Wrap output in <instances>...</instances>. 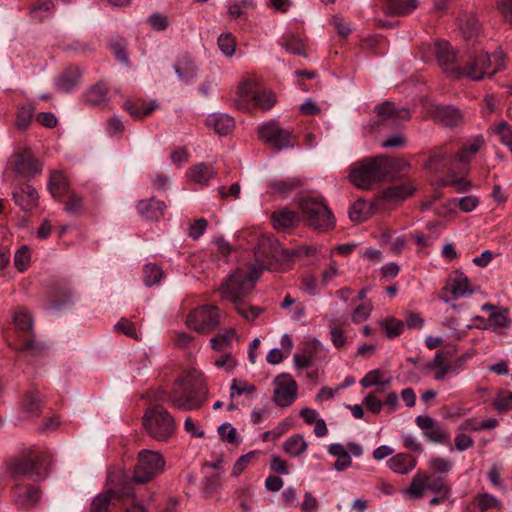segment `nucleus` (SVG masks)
<instances>
[{
    "mask_svg": "<svg viewBox=\"0 0 512 512\" xmlns=\"http://www.w3.org/2000/svg\"><path fill=\"white\" fill-rule=\"evenodd\" d=\"M207 392L204 374L196 368H191L174 382L167 393V398L176 409L197 410L206 402Z\"/></svg>",
    "mask_w": 512,
    "mask_h": 512,
    "instance_id": "nucleus-1",
    "label": "nucleus"
},
{
    "mask_svg": "<svg viewBox=\"0 0 512 512\" xmlns=\"http://www.w3.org/2000/svg\"><path fill=\"white\" fill-rule=\"evenodd\" d=\"M390 158L379 155L355 162L349 173L350 181L360 189H371L390 176Z\"/></svg>",
    "mask_w": 512,
    "mask_h": 512,
    "instance_id": "nucleus-2",
    "label": "nucleus"
},
{
    "mask_svg": "<svg viewBox=\"0 0 512 512\" xmlns=\"http://www.w3.org/2000/svg\"><path fill=\"white\" fill-rule=\"evenodd\" d=\"M265 267L264 263H261L260 268L249 266L236 269L222 282L219 288L221 297L233 304L242 301L254 288L255 282Z\"/></svg>",
    "mask_w": 512,
    "mask_h": 512,
    "instance_id": "nucleus-3",
    "label": "nucleus"
},
{
    "mask_svg": "<svg viewBox=\"0 0 512 512\" xmlns=\"http://www.w3.org/2000/svg\"><path fill=\"white\" fill-rule=\"evenodd\" d=\"M49 454L46 451L34 450L29 454L13 461L8 471L15 480L21 477H31L36 481L44 479L47 474V464L49 462Z\"/></svg>",
    "mask_w": 512,
    "mask_h": 512,
    "instance_id": "nucleus-4",
    "label": "nucleus"
},
{
    "mask_svg": "<svg viewBox=\"0 0 512 512\" xmlns=\"http://www.w3.org/2000/svg\"><path fill=\"white\" fill-rule=\"evenodd\" d=\"M123 503L122 508L126 512H145L143 505L136 502L130 485H123L121 488H110L107 491L94 497L90 510L91 512H107L110 505Z\"/></svg>",
    "mask_w": 512,
    "mask_h": 512,
    "instance_id": "nucleus-5",
    "label": "nucleus"
},
{
    "mask_svg": "<svg viewBox=\"0 0 512 512\" xmlns=\"http://www.w3.org/2000/svg\"><path fill=\"white\" fill-rule=\"evenodd\" d=\"M505 54L499 50L492 55L480 53L470 56L467 65L463 68L461 77L479 81L486 76H492L504 68Z\"/></svg>",
    "mask_w": 512,
    "mask_h": 512,
    "instance_id": "nucleus-6",
    "label": "nucleus"
},
{
    "mask_svg": "<svg viewBox=\"0 0 512 512\" xmlns=\"http://www.w3.org/2000/svg\"><path fill=\"white\" fill-rule=\"evenodd\" d=\"M147 433L157 441L168 440L175 431L173 416L162 405L148 408L143 416Z\"/></svg>",
    "mask_w": 512,
    "mask_h": 512,
    "instance_id": "nucleus-7",
    "label": "nucleus"
},
{
    "mask_svg": "<svg viewBox=\"0 0 512 512\" xmlns=\"http://www.w3.org/2000/svg\"><path fill=\"white\" fill-rule=\"evenodd\" d=\"M300 208L306 224L314 229L327 230L335 225V218L327 205L316 198H304Z\"/></svg>",
    "mask_w": 512,
    "mask_h": 512,
    "instance_id": "nucleus-8",
    "label": "nucleus"
},
{
    "mask_svg": "<svg viewBox=\"0 0 512 512\" xmlns=\"http://www.w3.org/2000/svg\"><path fill=\"white\" fill-rule=\"evenodd\" d=\"M164 467L165 460L159 452L147 449L141 450L138 453L132 480L138 484L146 483L162 473Z\"/></svg>",
    "mask_w": 512,
    "mask_h": 512,
    "instance_id": "nucleus-9",
    "label": "nucleus"
},
{
    "mask_svg": "<svg viewBox=\"0 0 512 512\" xmlns=\"http://www.w3.org/2000/svg\"><path fill=\"white\" fill-rule=\"evenodd\" d=\"M219 309L213 305H202L192 310L186 319L189 328L200 333H209L219 324Z\"/></svg>",
    "mask_w": 512,
    "mask_h": 512,
    "instance_id": "nucleus-10",
    "label": "nucleus"
},
{
    "mask_svg": "<svg viewBox=\"0 0 512 512\" xmlns=\"http://www.w3.org/2000/svg\"><path fill=\"white\" fill-rule=\"evenodd\" d=\"M258 131L260 139L278 151L294 146L291 131L282 128L277 121L262 124Z\"/></svg>",
    "mask_w": 512,
    "mask_h": 512,
    "instance_id": "nucleus-11",
    "label": "nucleus"
},
{
    "mask_svg": "<svg viewBox=\"0 0 512 512\" xmlns=\"http://www.w3.org/2000/svg\"><path fill=\"white\" fill-rule=\"evenodd\" d=\"M474 289L469 278L462 272H453L442 289L441 300L450 302L459 298L471 296Z\"/></svg>",
    "mask_w": 512,
    "mask_h": 512,
    "instance_id": "nucleus-12",
    "label": "nucleus"
},
{
    "mask_svg": "<svg viewBox=\"0 0 512 512\" xmlns=\"http://www.w3.org/2000/svg\"><path fill=\"white\" fill-rule=\"evenodd\" d=\"M378 119L371 122V127L379 129L382 125L396 127L400 121L410 118V111L406 108H398L392 102H384L375 107Z\"/></svg>",
    "mask_w": 512,
    "mask_h": 512,
    "instance_id": "nucleus-13",
    "label": "nucleus"
},
{
    "mask_svg": "<svg viewBox=\"0 0 512 512\" xmlns=\"http://www.w3.org/2000/svg\"><path fill=\"white\" fill-rule=\"evenodd\" d=\"M297 399V383L288 374H282L274 380L273 401L276 405L286 408Z\"/></svg>",
    "mask_w": 512,
    "mask_h": 512,
    "instance_id": "nucleus-14",
    "label": "nucleus"
},
{
    "mask_svg": "<svg viewBox=\"0 0 512 512\" xmlns=\"http://www.w3.org/2000/svg\"><path fill=\"white\" fill-rule=\"evenodd\" d=\"M254 252L257 261H260V258L275 259L276 261L287 259V250L283 249L280 242L271 234L260 236Z\"/></svg>",
    "mask_w": 512,
    "mask_h": 512,
    "instance_id": "nucleus-15",
    "label": "nucleus"
},
{
    "mask_svg": "<svg viewBox=\"0 0 512 512\" xmlns=\"http://www.w3.org/2000/svg\"><path fill=\"white\" fill-rule=\"evenodd\" d=\"M436 58L442 70L455 78H460L462 67L456 62V53L446 41L436 43Z\"/></svg>",
    "mask_w": 512,
    "mask_h": 512,
    "instance_id": "nucleus-16",
    "label": "nucleus"
},
{
    "mask_svg": "<svg viewBox=\"0 0 512 512\" xmlns=\"http://www.w3.org/2000/svg\"><path fill=\"white\" fill-rule=\"evenodd\" d=\"M464 363V357L456 359L454 362H449L446 358V354L442 351H438L432 360L427 365V369L434 371V379L436 381H442L446 379L448 374L457 375L462 369Z\"/></svg>",
    "mask_w": 512,
    "mask_h": 512,
    "instance_id": "nucleus-17",
    "label": "nucleus"
},
{
    "mask_svg": "<svg viewBox=\"0 0 512 512\" xmlns=\"http://www.w3.org/2000/svg\"><path fill=\"white\" fill-rule=\"evenodd\" d=\"M40 499V490L32 484L18 482L13 487V502L20 510H28L35 506Z\"/></svg>",
    "mask_w": 512,
    "mask_h": 512,
    "instance_id": "nucleus-18",
    "label": "nucleus"
},
{
    "mask_svg": "<svg viewBox=\"0 0 512 512\" xmlns=\"http://www.w3.org/2000/svg\"><path fill=\"white\" fill-rule=\"evenodd\" d=\"M12 199L23 211H32L38 206L37 190L28 183L17 185L12 190Z\"/></svg>",
    "mask_w": 512,
    "mask_h": 512,
    "instance_id": "nucleus-19",
    "label": "nucleus"
},
{
    "mask_svg": "<svg viewBox=\"0 0 512 512\" xmlns=\"http://www.w3.org/2000/svg\"><path fill=\"white\" fill-rule=\"evenodd\" d=\"M42 170L39 164L28 150L14 154V171L26 178L31 179Z\"/></svg>",
    "mask_w": 512,
    "mask_h": 512,
    "instance_id": "nucleus-20",
    "label": "nucleus"
},
{
    "mask_svg": "<svg viewBox=\"0 0 512 512\" xmlns=\"http://www.w3.org/2000/svg\"><path fill=\"white\" fill-rule=\"evenodd\" d=\"M415 421L430 442L442 443L449 438L448 432L430 416L419 415Z\"/></svg>",
    "mask_w": 512,
    "mask_h": 512,
    "instance_id": "nucleus-21",
    "label": "nucleus"
},
{
    "mask_svg": "<svg viewBox=\"0 0 512 512\" xmlns=\"http://www.w3.org/2000/svg\"><path fill=\"white\" fill-rule=\"evenodd\" d=\"M206 125L213 129L217 134L225 136L229 134L235 127L233 117L226 113H211L206 118Z\"/></svg>",
    "mask_w": 512,
    "mask_h": 512,
    "instance_id": "nucleus-22",
    "label": "nucleus"
},
{
    "mask_svg": "<svg viewBox=\"0 0 512 512\" xmlns=\"http://www.w3.org/2000/svg\"><path fill=\"white\" fill-rule=\"evenodd\" d=\"M485 146V139L483 135H475L468 139L456 154L455 158L460 163L468 165L473 156H475L481 148Z\"/></svg>",
    "mask_w": 512,
    "mask_h": 512,
    "instance_id": "nucleus-23",
    "label": "nucleus"
},
{
    "mask_svg": "<svg viewBox=\"0 0 512 512\" xmlns=\"http://www.w3.org/2000/svg\"><path fill=\"white\" fill-rule=\"evenodd\" d=\"M417 459L408 453H397L387 461L388 468L394 473L406 475L415 469Z\"/></svg>",
    "mask_w": 512,
    "mask_h": 512,
    "instance_id": "nucleus-24",
    "label": "nucleus"
},
{
    "mask_svg": "<svg viewBox=\"0 0 512 512\" xmlns=\"http://www.w3.org/2000/svg\"><path fill=\"white\" fill-rule=\"evenodd\" d=\"M173 68L179 80L187 84L192 83L198 74V67L189 56H183L174 64Z\"/></svg>",
    "mask_w": 512,
    "mask_h": 512,
    "instance_id": "nucleus-25",
    "label": "nucleus"
},
{
    "mask_svg": "<svg viewBox=\"0 0 512 512\" xmlns=\"http://www.w3.org/2000/svg\"><path fill=\"white\" fill-rule=\"evenodd\" d=\"M165 209L166 204L155 198L141 200L137 205L139 214L149 220H159L163 216Z\"/></svg>",
    "mask_w": 512,
    "mask_h": 512,
    "instance_id": "nucleus-26",
    "label": "nucleus"
},
{
    "mask_svg": "<svg viewBox=\"0 0 512 512\" xmlns=\"http://www.w3.org/2000/svg\"><path fill=\"white\" fill-rule=\"evenodd\" d=\"M69 180L62 171H53L50 174L48 181V190L52 197L60 199L62 196L67 195L69 190Z\"/></svg>",
    "mask_w": 512,
    "mask_h": 512,
    "instance_id": "nucleus-27",
    "label": "nucleus"
},
{
    "mask_svg": "<svg viewBox=\"0 0 512 512\" xmlns=\"http://www.w3.org/2000/svg\"><path fill=\"white\" fill-rule=\"evenodd\" d=\"M42 399L37 392H27L21 402V414L23 418L37 417L41 413Z\"/></svg>",
    "mask_w": 512,
    "mask_h": 512,
    "instance_id": "nucleus-28",
    "label": "nucleus"
},
{
    "mask_svg": "<svg viewBox=\"0 0 512 512\" xmlns=\"http://www.w3.org/2000/svg\"><path fill=\"white\" fill-rule=\"evenodd\" d=\"M216 175L217 172L214 167L203 162L192 166L189 171L190 179L202 186L208 185L209 181L215 178Z\"/></svg>",
    "mask_w": 512,
    "mask_h": 512,
    "instance_id": "nucleus-29",
    "label": "nucleus"
},
{
    "mask_svg": "<svg viewBox=\"0 0 512 512\" xmlns=\"http://www.w3.org/2000/svg\"><path fill=\"white\" fill-rule=\"evenodd\" d=\"M81 77V72L78 68H71L64 71L56 80V89L62 93H69L77 87Z\"/></svg>",
    "mask_w": 512,
    "mask_h": 512,
    "instance_id": "nucleus-30",
    "label": "nucleus"
},
{
    "mask_svg": "<svg viewBox=\"0 0 512 512\" xmlns=\"http://www.w3.org/2000/svg\"><path fill=\"white\" fill-rule=\"evenodd\" d=\"M300 178H288L283 180L271 181L268 185L269 192L273 195L287 196L292 191L302 186Z\"/></svg>",
    "mask_w": 512,
    "mask_h": 512,
    "instance_id": "nucleus-31",
    "label": "nucleus"
},
{
    "mask_svg": "<svg viewBox=\"0 0 512 512\" xmlns=\"http://www.w3.org/2000/svg\"><path fill=\"white\" fill-rule=\"evenodd\" d=\"M282 448L290 457H299L305 453L308 444L302 434H294L283 442Z\"/></svg>",
    "mask_w": 512,
    "mask_h": 512,
    "instance_id": "nucleus-32",
    "label": "nucleus"
},
{
    "mask_svg": "<svg viewBox=\"0 0 512 512\" xmlns=\"http://www.w3.org/2000/svg\"><path fill=\"white\" fill-rule=\"evenodd\" d=\"M436 118L449 127L458 126L462 122L460 110L453 106H441L435 111Z\"/></svg>",
    "mask_w": 512,
    "mask_h": 512,
    "instance_id": "nucleus-33",
    "label": "nucleus"
},
{
    "mask_svg": "<svg viewBox=\"0 0 512 512\" xmlns=\"http://www.w3.org/2000/svg\"><path fill=\"white\" fill-rule=\"evenodd\" d=\"M430 480V476L423 472L418 471L411 480L410 485L404 490V493L420 499L424 496V491L427 489V481Z\"/></svg>",
    "mask_w": 512,
    "mask_h": 512,
    "instance_id": "nucleus-34",
    "label": "nucleus"
},
{
    "mask_svg": "<svg viewBox=\"0 0 512 512\" xmlns=\"http://www.w3.org/2000/svg\"><path fill=\"white\" fill-rule=\"evenodd\" d=\"M257 87L258 82L254 77H249L239 84L237 88L238 99L236 101L239 108L250 99L253 100V96L258 92Z\"/></svg>",
    "mask_w": 512,
    "mask_h": 512,
    "instance_id": "nucleus-35",
    "label": "nucleus"
},
{
    "mask_svg": "<svg viewBox=\"0 0 512 512\" xmlns=\"http://www.w3.org/2000/svg\"><path fill=\"white\" fill-rule=\"evenodd\" d=\"M107 94V84L103 81H99L87 90L85 93V100L92 106H98L108 100Z\"/></svg>",
    "mask_w": 512,
    "mask_h": 512,
    "instance_id": "nucleus-36",
    "label": "nucleus"
},
{
    "mask_svg": "<svg viewBox=\"0 0 512 512\" xmlns=\"http://www.w3.org/2000/svg\"><path fill=\"white\" fill-rule=\"evenodd\" d=\"M459 27L466 39H472L480 33V23L474 14H464L459 19Z\"/></svg>",
    "mask_w": 512,
    "mask_h": 512,
    "instance_id": "nucleus-37",
    "label": "nucleus"
},
{
    "mask_svg": "<svg viewBox=\"0 0 512 512\" xmlns=\"http://www.w3.org/2000/svg\"><path fill=\"white\" fill-rule=\"evenodd\" d=\"M448 165V153L442 148H435L431 151L429 159L425 163L424 167L436 173Z\"/></svg>",
    "mask_w": 512,
    "mask_h": 512,
    "instance_id": "nucleus-38",
    "label": "nucleus"
},
{
    "mask_svg": "<svg viewBox=\"0 0 512 512\" xmlns=\"http://www.w3.org/2000/svg\"><path fill=\"white\" fill-rule=\"evenodd\" d=\"M417 0H386V10L391 15H405L417 8Z\"/></svg>",
    "mask_w": 512,
    "mask_h": 512,
    "instance_id": "nucleus-39",
    "label": "nucleus"
},
{
    "mask_svg": "<svg viewBox=\"0 0 512 512\" xmlns=\"http://www.w3.org/2000/svg\"><path fill=\"white\" fill-rule=\"evenodd\" d=\"M272 223L275 229L284 230L293 227L297 222V216L293 211L284 209L274 212L271 215Z\"/></svg>",
    "mask_w": 512,
    "mask_h": 512,
    "instance_id": "nucleus-40",
    "label": "nucleus"
},
{
    "mask_svg": "<svg viewBox=\"0 0 512 512\" xmlns=\"http://www.w3.org/2000/svg\"><path fill=\"white\" fill-rule=\"evenodd\" d=\"M371 209L369 202L358 200L349 208V218L353 222H363L371 215Z\"/></svg>",
    "mask_w": 512,
    "mask_h": 512,
    "instance_id": "nucleus-41",
    "label": "nucleus"
},
{
    "mask_svg": "<svg viewBox=\"0 0 512 512\" xmlns=\"http://www.w3.org/2000/svg\"><path fill=\"white\" fill-rule=\"evenodd\" d=\"M156 101H151L149 104H136L132 101L124 103V109L135 119H141L149 115L157 107Z\"/></svg>",
    "mask_w": 512,
    "mask_h": 512,
    "instance_id": "nucleus-42",
    "label": "nucleus"
},
{
    "mask_svg": "<svg viewBox=\"0 0 512 512\" xmlns=\"http://www.w3.org/2000/svg\"><path fill=\"white\" fill-rule=\"evenodd\" d=\"M68 200L64 202V210L72 216H80L84 212V200L81 195L75 191H70L68 194Z\"/></svg>",
    "mask_w": 512,
    "mask_h": 512,
    "instance_id": "nucleus-43",
    "label": "nucleus"
},
{
    "mask_svg": "<svg viewBox=\"0 0 512 512\" xmlns=\"http://www.w3.org/2000/svg\"><path fill=\"white\" fill-rule=\"evenodd\" d=\"M13 321L16 327L23 333H31L33 319L30 313L23 307L18 308L13 314Z\"/></svg>",
    "mask_w": 512,
    "mask_h": 512,
    "instance_id": "nucleus-44",
    "label": "nucleus"
},
{
    "mask_svg": "<svg viewBox=\"0 0 512 512\" xmlns=\"http://www.w3.org/2000/svg\"><path fill=\"white\" fill-rule=\"evenodd\" d=\"M282 309H288L292 307L288 314L293 320H300L305 316V306L302 303H298L290 294L284 296L283 301L280 304Z\"/></svg>",
    "mask_w": 512,
    "mask_h": 512,
    "instance_id": "nucleus-45",
    "label": "nucleus"
},
{
    "mask_svg": "<svg viewBox=\"0 0 512 512\" xmlns=\"http://www.w3.org/2000/svg\"><path fill=\"white\" fill-rule=\"evenodd\" d=\"M492 131L512 153V125L506 121H501L492 128Z\"/></svg>",
    "mask_w": 512,
    "mask_h": 512,
    "instance_id": "nucleus-46",
    "label": "nucleus"
},
{
    "mask_svg": "<svg viewBox=\"0 0 512 512\" xmlns=\"http://www.w3.org/2000/svg\"><path fill=\"white\" fill-rule=\"evenodd\" d=\"M53 9L54 3L52 0H42L31 7L29 14L32 19L42 21Z\"/></svg>",
    "mask_w": 512,
    "mask_h": 512,
    "instance_id": "nucleus-47",
    "label": "nucleus"
},
{
    "mask_svg": "<svg viewBox=\"0 0 512 512\" xmlns=\"http://www.w3.org/2000/svg\"><path fill=\"white\" fill-rule=\"evenodd\" d=\"M252 101L257 107L263 110H269L275 105L276 96L272 91L261 90L255 93Z\"/></svg>",
    "mask_w": 512,
    "mask_h": 512,
    "instance_id": "nucleus-48",
    "label": "nucleus"
},
{
    "mask_svg": "<svg viewBox=\"0 0 512 512\" xmlns=\"http://www.w3.org/2000/svg\"><path fill=\"white\" fill-rule=\"evenodd\" d=\"M380 326L385 330L386 336L389 339H393L402 334L404 329V323L401 320L395 318H386L379 322Z\"/></svg>",
    "mask_w": 512,
    "mask_h": 512,
    "instance_id": "nucleus-49",
    "label": "nucleus"
},
{
    "mask_svg": "<svg viewBox=\"0 0 512 512\" xmlns=\"http://www.w3.org/2000/svg\"><path fill=\"white\" fill-rule=\"evenodd\" d=\"M143 275L145 285L151 287L160 282L163 277V271L155 264H147L144 266Z\"/></svg>",
    "mask_w": 512,
    "mask_h": 512,
    "instance_id": "nucleus-50",
    "label": "nucleus"
},
{
    "mask_svg": "<svg viewBox=\"0 0 512 512\" xmlns=\"http://www.w3.org/2000/svg\"><path fill=\"white\" fill-rule=\"evenodd\" d=\"M234 305H235L236 311L247 321H254L263 312L262 308L257 307V306H250L249 307L243 301L235 303Z\"/></svg>",
    "mask_w": 512,
    "mask_h": 512,
    "instance_id": "nucleus-51",
    "label": "nucleus"
},
{
    "mask_svg": "<svg viewBox=\"0 0 512 512\" xmlns=\"http://www.w3.org/2000/svg\"><path fill=\"white\" fill-rule=\"evenodd\" d=\"M218 47L225 56L231 57L235 53L236 40L232 34L222 33L218 37Z\"/></svg>",
    "mask_w": 512,
    "mask_h": 512,
    "instance_id": "nucleus-52",
    "label": "nucleus"
},
{
    "mask_svg": "<svg viewBox=\"0 0 512 512\" xmlns=\"http://www.w3.org/2000/svg\"><path fill=\"white\" fill-rule=\"evenodd\" d=\"M427 489L435 494L442 495V498H447L451 493L450 486L441 477L430 478L427 481Z\"/></svg>",
    "mask_w": 512,
    "mask_h": 512,
    "instance_id": "nucleus-53",
    "label": "nucleus"
},
{
    "mask_svg": "<svg viewBox=\"0 0 512 512\" xmlns=\"http://www.w3.org/2000/svg\"><path fill=\"white\" fill-rule=\"evenodd\" d=\"M413 189H411L407 185H399V186H393L389 187L384 191V196L387 199L399 201L407 198L412 194Z\"/></svg>",
    "mask_w": 512,
    "mask_h": 512,
    "instance_id": "nucleus-54",
    "label": "nucleus"
},
{
    "mask_svg": "<svg viewBox=\"0 0 512 512\" xmlns=\"http://www.w3.org/2000/svg\"><path fill=\"white\" fill-rule=\"evenodd\" d=\"M508 323L509 321L506 309L498 308L489 315L488 327H493L494 329L504 328Z\"/></svg>",
    "mask_w": 512,
    "mask_h": 512,
    "instance_id": "nucleus-55",
    "label": "nucleus"
},
{
    "mask_svg": "<svg viewBox=\"0 0 512 512\" xmlns=\"http://www.w3.org/2000/svg\"><path fill=\"white\" fill-rule=\"evenodd\" d=\"M494 408L499 412H505L512 408V392L508 390L500 391L494 401Z\"/></svg>",
    "mask_w": 512,
    "mask_h": 512,
    "instance_id": "nucleus-56",
    "label": "nucleus"
},
{
    "mask_svg": "<svg viewBox=\"0 0 512 512\" xmlns=\"http://www.w3.org/2000/svg\"><path fill=\"white\" fill-rule=\"evenodd\" d=\"M451 204L458 206L461 211L469 213L479 205V199L474 195L453 198Z\"/></svg>",
    "mask_w": 512,
    "mask_h": 512,
    "instance_id": "nucleus-57",
    "label": "nucleus"
},
{
    "mask_svg": "<svg viewBox=\"0 0 512 512\" xmlns=\"http://www.w3.org/2000/svg\"><path fill=\"white\" fill-rule=\"evenodd\" d=\"M476 502L479 512H486L489 509L500 506L499 500L489 493L479 494L476 498Z\"/></svg>",
    "mask_w": 512,
    "mask_h": 512,
    "instance_id": "nucleus-58",
    "label": "nucleus"
},
{
    "mask_svg": "<svg viewBox=\"0 0 512 512\" xmlns=\"http://www.w3.org/2000/svg\"><path fill=\"white\" fill-rule=\"evenodd\" d=\"M34 113V107L31 104L22 106L17 114L16 126L24 130L28 127Z\"/></svg>",
    "mask_w": 512,
    "mask_h": 512,
    "instance_id": "nucleus-59",
    "label": "nucleus"
},
{
    "mask_svg": "<svg viewBox=\"0 0 512 512\" xmlns=\"http://www.w3.org/2000/svg\"><path fill=\"white\" fill-rule=\"evenodd\" d=\"M30 259H31V255H30L29 248L27 246H22L15 253V256H14L15 267L21 272L25 271L30 264Z\"/></svg>",
    "mask_w": 512,
    "mask_h": 512,
    "instance_id": "nucleus-60",
    "label": "nucleus"
},
{
    "mask_svg": "<svg viewBox=\"0 0 512 512\" xmlns=\"http://www.w3.org/2000/svg\"><path fill=\"white\" fill-rule=\"evenodd\" d=\"M390 378H388L387 380H382L381 379V372L380 370L378 369H374V370H371L370 372H368L364 378L360 381V384L367 388V387H372V386H376V385H388L390 383Z\"/></svg>",
    "mask_w": 512,
    "mask_h": 512,
    "instance_id": "nucleus-61",
    "label": "nucleus"
},
{
    "mask_svg": "<svg viewBox=\"0 0 512 512\" xmlns=\"http://www.w3.org/2000/svg\"><path fill=\"white\" fill-rule=\"evenodd\" d=\"M373 307L370 302H364L359 304L352 312L351 320L356 323H362L367 320L371 314Z\"/></svg>",
    "mask_w": 512,
    "mask_h": 512,
    "instance_id": "nucleus-62",
    "label": "nucleus"
},
{
    "mask_svg": "<svg viewBox=\"0 0 512 512\" xmlns=\"http://www.w3.org/2000/svg\"><path fill=\"white\" fill-rule=\"evenodd\" d=\"M429 467L437 473H448L453 467V463L450 459L444 457H432L429 460Z\"/></svg>",
    "mask_w": 512,
    "mask_h": 512,
    "instance_id": "nucleus-63",
    "label": "nucleus"
},
{
    "mask_svg": "<svg viewBox=\"0 0 512 512\" xmlns=\"http://www.w3.org/2000/svg\"><path fill=\"white\" fill-rule=\"evenodd\" d=\"M340 275L339 268L335 261H331L327 267L321 273V287H326L329 283H331L335 278Z\"/></svg>",
    "mask_w": 512,
    "mask_h": 512,
    "instance_id": "nucleus-64",
    "label": "nucleus"
}]
</instances>
